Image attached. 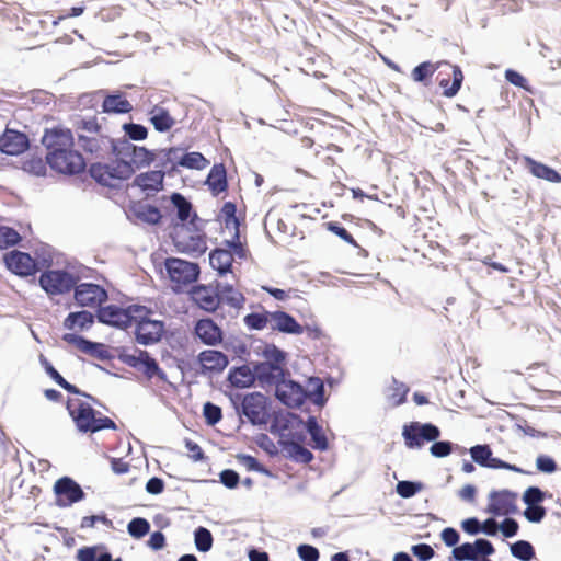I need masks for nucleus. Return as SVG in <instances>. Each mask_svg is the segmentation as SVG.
<instances>
[{
	"label": "nucleus",
	"mask_w": 561,
	"mask_h": 561,
	"mask_svg": "<svg viewBox=\"0 0 561 561\" xmlns=\"http://www.w3.org/2000/svg\"><path fill=\"white\" fill-rule=\"evenodd\" d=\"M511 553L522 561H529L535 557V549L530 542L518 540L511 545Z\"/></svg>",
	"instance_id": "49530a36"
},
{
	"label": "nucleus",
	"mask_w": 561,
	"mask_h": 561,
	"mask_svg": "<svg viewBox=\"0 0 561 561\" xmlns=\"http://www.w3.org/2000/svg\"><path fill=\"white\" fill-rule=\"evenodd\" d=\"M220 304L224 302L231 308L241 309L245 302L244 295L232 285L219 284Z\"/></svg>",
	"instance_id": "c756f323"
},
{
	"label": "nucleus",
	"mask_w": 561,
	"mask_h": 561,
	"mask_svg": "<svg viewBox=\"0 0 561 561\" xmlns=\"http://www.w3.org/2000/svg\"><path fill=\"white\" fill-rule=\"evenodd\" d=\"M75 299L82 307L101 308L107 300V291L98 284L82 283L75 287Z\"/></svg>",
	"instance_id": "2eb2a0df"
},
{
	"label": "nucleus",
	"mask_w": 561,
	"mask_h": 561,
	"mask_svg": "<svg viewBox=\"0 0 561 561\" xmlns=\"http://www.w3.org/2000/svg\"><path fill=\"white\" fill-rule=\"evenodd\" d=\"M545 500V493L537 486H529L523 495L526 505H539Z\"/></svg>",
	"instance_id": "6e6d98bb"
},
{
	"label": "nucleus",
	"mask_w": 561,
	"mask_h": 561,
	"mask_svg": "<svg viewBox=\"0 0 561 561\" xmlns=\"http://www.w3.org/2000/svg\"><path fill=\"white\" fill-rule=\"evenodd\" d=\"M62 340L75 345L79 351L93 356H96L99 354V348L103 346L102 344L90 342L82 336L72 333H66L62 336Z\"/></svg>",
	"instance_id": "473e14b6"
},
{
	"label": "nucleus",
	"mask_w": 561,
	"mask_h": 561,
	"mask_svg": "<svg viewBox=\"0 0 561 561\" xmlns=\"http://www.w3.org/2000/svg\"><path fill=\"white\" fill-rule=\"evenodd\" d=\"M102 107L106 113H128L133 110L131 104L122 94L106 96Z\"/></svg>",
	"instance_id": "f704fd0d"
},
{
	"label": "nucleus",
	"mask_w": 561,
	"mask_h": 561,
	"mask_svg": "<svg viewBox=\"0 0 561 561\" xmlns=\"http://www.w3.org/2000/svg\"><path fill=\"white\" fill-rule=\"evenodd\" d=\"M242 412L254 425L266 424L270 417L267 399L261 392H252L244 396L242 400Z\"/></svg>",
	"instance_id": "ddd939ff"
},
{
	"label": "nucleus",
	"mask_w": 561,
	"mask_h": 561,
	"mask_svg": "<svg viewBox=\"0 0 561 561\" xmlns=\"http://www.w3.org/2000/svg\"><path fill=\"white\" fill-rule=\"evenodd\" d=\"M66 409L81 433H96L102 430H116V423L102 412L80 399H68Z\"/></svg>",
	"instance_id": "7ed1b4c3"
},
{
	"label": "nucleus",
	"mask_w": 561,
	"mask_h": 561,
	"mask_svg": "<svg viewBox=\"0 0 561 561\" xmlns=\"http://www.w3.org/2000/svg\"><path fill=\"white\" fill-rule=\"evenodd\" d=\"M206 185L214 195H218L227 188V172L224 164H215L210 169Z\"/></svg>",
	"instance_id": "c85d7f7f"
},
{
	"label": "nucleus",
	"mask_w": 561,
	"mask_h": 561,
	"mask_svg": "<svg viewBox=\"0 0 561 561\" xmlns=\"http://www.w3.org/2000/svg\"><path fill=\"white\" fill-rule=\"evenodd\" d=\"M264 363H271L272 365H278L284 368L285 366V354L283 351L277 348L275 345H267L264 350Z\"/></svg>",
	"instance_id": "864d4df0"
},
{
	"label": "nucleus",
	"mask_w": 561,
	"mask_h": 561,
	"mask_svg": "<svg viewBox=\"0 0 561 561\" xmlns=\"http://www.w3.org/2000/svg\"><path fill=\"white\" fill-rule=\"evenodd\" d=\"M396 490L401 497L409 499L422 490V484L412 481H399L397 483Z\"/></svg>",
	"instance_id": "603ef678"
},
{
	"label": "nucleus",
	"mask_w": 561,
	"mask_h": 561,
	"mask_svg": "<svg viewBox=\"0 0 561 561\" xmlns=\"http://www.w3.org/2000/svg\"><path fill=\"white\" fill-rule=\"evenodd\" d=\"M205 220L197 213H176L172 218L170 237L178 251L191 255L203 254L206 247Z\"/></svg>",
	"instance_id": "f03ea898"
},
{
	"label": "nucleus",
	"mask_w": 561,
	"mask_h": 561,
	"mask_svg": "<svg viewBox=\"0 0 561 561\" xmlns=\"http://www.w3.org/2000/svg\"><path fill=\"white\" fill-rule=\"evenodd\" d=\"M453 557L457 561L463 560H477L476 551L473 550V546L469 542L462 543L461 546L455 547L453 550Z\"/></svg>",
	"instance_id": "5fc2aeb1"
},
{
	"label": "nucleus",
	"mask_w": 561,
	"mask_h": 561,
	"mask_svg": "<svg viewBox=\"0 0 561 561\" xmlns=\"http://www.w3.org/2000/svg\"><path fill=\"white\" fill-rule=\"evenodd\" d=\"M444 65L447 66L451 70L453 83L449 87L448 85L449 80L444 78L439 81V85L445 89L444 95L451 98V96L456 95L457 92L459 91L462 80H463V75H462L461 69L458 66H453L448 62H444Z\"/></svg>",
	"instance_id": "2f4dec72"
},
{
	"label": "nucleus",
	"mask_w": 561,
	"mask_h": 561,
	"mask_svg": "<svg viewBox=\"0 0 561 561\" xmlns=\"http://www.w3.org/2000/svg\"><path fill=\"white\" fill-rule=\"evenodd\" d=\"M164 172L162 171H148L137 175L134 180V185L138 186L147 195L158 192L162 188Z\"/></svg>",
	"instance_id": "b1692460"
},
{
	"label": "nucleus",
	"mask_w": 561,
	"mask_h": 561,
	"mask_svg": "<svg viewBox=\"0 0 561 561\" xmlns=\"http://www.w3.org/2000/svg\"><path fill=\"white\" fill-rule=\"evenodd\" d=\"M408 392L409 388L403 382L393 380L389 388L388 400L393 407H399L405 402Z\"/></svg>",
	"instance_id": "a18cd8bd"
},
{
	"label": "nucleus",
	"mask_w": 561,
	"mask_h": 561,
	"mask_svg": "<svg viewBox=\"0 0 561 561\" xmlns=\"http://www.w3.org/2000/svg\"><path fill=\"white\" fill-rule=\"evenodd\" d=\"M187 169L203 170L208 165V161L199 152H190L182 154L178 162Z\"/></svg>",
	"instance_id": "c03bdc74"
},
{
	"label": "nucleus",
	"mask_w": 561,
	"mask_h": 561,
	"mask_svg": "<svg viewBox=\"0 0 561 561\" xmlns=\"http://www.w3.org/2000/svg\"><path fill=\"white\" fill-rule=\"evenodd\" d=\"M233 254V250L230 248L215 249L209 254V263L220 275H225L226 273L231 272Z\"/></svg>",
	"instance_id": "cd10ccee"
},
{
	"label": "nucleus",
	"mask_w": 561,
	"mask_h": 561,
	"mask_svg": "<svg viewBox=\"0 0 561 561\" xmlns=\"http://www.w3.org/2000/svg\"><path fill=\"white\" fill-rule=\"evenodd\" d=\"M145 313L141 318H134L136 341L142 345H151L159 342L164 333V323L152 319L153 311L146 306H141Z\"/></svg>",
	"instance_id": "0eeeda50"
},
{
	"label": "nucleus",
	"mask_w": 561,
	"mask_h": 561,
	"mask_svg": "<svg viewBox=\"0 0 561 561\" xmlns=\"http://www.w3.org/2000/svg\"><path fill=\"white\" fill-rule=\"evenodd\" d=\"M94 317L89 311L71 312L64 321L65 328L72 331H82L91 327Z\"/></svg>",
	"instance_id": "7c9ffc66"
},
{
	"label": "nucleus",
	"mask_w": 561,
	"mask_h": 561,
	"mask_svg": "<svg viewBox=\"0 0 561 561\" xmlns=\"http://www.w3.org/2000/svg\"><path fill=\"white\" fill-rule=\"evenodd\" d=\"M77 137L80 147L91 154L103 156L113 149V141L104 135L95 118L77 123Z\"/></svg>",
	"instance_id": "39448f33"
},
{
	"label": "nucleus",
	"mask_w": 561,
	"mask_h": 561,
	"mask_svg": "<svg viewBox=\"0 0 561 561\" xmlns=\"http://www.w3.org/2000/svg\"><path fill=\"white\" fill-rule=\"evenodd\" d=\"M430 450L434 457L443 458L451 453L453 446L450 442H435Z\"/></svg>",
	"instance_id": "0e129e2a"
},
{
	"label": "nucleus",
	"mask_w": 561,
	"mask_h": 561,
	"mask_svg": "<svg viewBox=\"0 0 561 561\" xmlns=\"http://www.w3.org/2000/svg\"><path fill=\"white\" fill-rule=\"evenodd\" d=\"M127 163H131L134 171L150 164L154 154L144 147H137L134 145H127L122 153Z\"/></svg>",
	"instance_id": "393cba45"
},
{
	"label": "nucleus",
	"mask_w": 561,
	"mask_h": 561,
	"mask_svg": "<svg viewBox=\"0 0 561 561\" xmlns=\"http://www.w3.org/2000/svg\"><path fill=\"white\" fill-rule=\"evenodd\" d=\"M413 554L420 560V561H428L434 557V549L426 543H419L412 547Z\"/></svg>",
	"instance_id": "bf43d9fd"
},
{
	"label": "nucleus",
	"mask_w": 561,
	"mask_h": 561,
	"mask_svg": "<svg viewBox=\"0 0 561 561\" xmlns=\"http://www.w3.org/2000/svg\"><path fill=\"white\" fill-rule=\"evenodd\" d=\"M21 241V236L16 230L10 227H0V250H5L16 245Z\"/></svg>",
	"instance_id": "de8ad7c7"
},
{
	"label": "nucleus",
	"mask_w": 561,
	"mask_h": 561,
	"mask_svg": "<svg viewBox=\"0 0 561 561\" xmlns=\"http://www.w3.org/2000/svg\"><path fill=\"white\" fill-rule=\"evenodd\" d=\"M150 115V122L158 131H167L174 125V119L163 107L154 106Z\"/></svg>",
	"instance_id": "72a5a7b5"
},
{
	"label": "nucleus",
	"mask_w": 561,
	"mask_h": 561,
	"mask_svg": "<svg viewBox=\"0 0 561 561\" xmlns=\"http://www.w3.org/2000/svg\"><path fill=\"white\" fill-rule=\"evenodd\" d=\"M237 213H222L217 217V221L220 224V233L224 242L228 248L233 250V253L243 259L247 255V250L240 241V226L242 218L236 216Z\"/></svg>",
	"instance_id": "6e6552de"
},
{
	"label": "nucleus",
	"mask_w": 561,
	"mask_h": 561,
	"mask_svg": "<svg viewBox=\"0 0 561 561\" xmlns=\"http://www.w3.org/2000/svg\"><path fill=\"white\" fill-rule=\"evenodd\" d=\"M254 373L263 385L277 386L284 379V368L271 363H259L254 368Z\"/></svg>",
	"instance_id": "a878e982"
},
{
	"label": "nucleus",
	"mask_w": 561,
	"mask_h": 561,
	"mask_svg": "<svg viewBox=\"0 0 561 561\" xmlns=\"http://www.w3.org/2000/svg\"><path fill=\"white\" fill-rule=\"evenodd\" d=\"M125 133L133 140H142L147 137V128L138 124H125Z\"/></svg>",
	"instance_id": "13d9d810"
},
{
	"label": "nucleus",
	"mask_w": 561,
	"mask_h": 561,
	"mask_svg": "<svg viewBox=\"0 0 561 561\" xmlns=\"http://www.w3.org/2000/svg\"><path fill=\"white\" fill-rule=\"evenodd\" d=\"M307 398L312 403L323 405L325 402L324 398V385L320 378H310L308 383Z\"/></svg>",
	"instance_id": "a19ab883"
},
{
	"label": "nucleus",
	"mask_w": 561,
	"mask_h": 561,
	"mask_svg": "<svg viewBox=\"0 0 561 561\" xmlns=\"http://www.w3.org/2000/svg\"><path fill=\"white\" fill-rule=\"evenodd\" d=\"M43 144L47 148L46 161L49 167L61 174H78L85 169L82 154L73 149L72 131L65 127L46 130Z\"/></svg>",
	"instance_id": "f257e3e1"
},
{
	"label": "nucleus",
	"mask_w": 561,
	"mask_h": 561,
	"mask_svg": "<svg viewBox=\"0 0 561 561\" xmlns=\"http://www.w3.org/2000/svg\"><path fill=\"white\" fill-rule=\"evenodd\" d=\"M517 494L508 491H493L489 496L488 512L500 516L508 515L516 512Z\"/></svg>",
	"instance_id": "a211bd4d"
},
{
	"label": "nucleus",
	"mask_w": 561,
	"mask_h": 561,
	"mask_svg": "<svg viewBox=\"0 0 561 561\" xmlns=\"http://www.w3.org/2000/svg\"><path fill=\"white\" fill-rule=\"evenodd\" d=\"M472 546H473V550L476 551V557L478 554L488 557V556L493 554L495 551L493 545L489 540L482 539V538L477 539Z\"/></svg>",
	"instance_id": "69168bd1"
},
{
	"label": "nucleus",
	"mask_w": 561,
	"mask_h": 561,
	"mask_svg": "<svg viewBox=\"0 0 561 561\" xmlns=\"http://www.w3.org/2000/svg\"><path fill=\"white\" fill-rule=\"evenodd\" d=\"M124 362L128 366L140 370L148 379L157 378L162 382H168L167 374L147 351L135 350L134 353L124 356Z\"/></svg>",
	"instance_id": "9d476101"
},
{
	"label": "nucleus",
	"mask_w": 561,
	"mask_h": 561,
	"mask_svg": "<svg viewBox=\"0 0 561 561\" xmlns=\"http://www.w3.org/2000/svg\"><path fill=\"white\" fill-rule=\"evenodd\" d=\"M536 465H537V469L545 473H552L557 470L556 461L546 455L538 456L537 460H536Z\"/></svg>",
	"instance_id": "e2e57ef3"
},
{
	"label": "nucleus",
	"mask_w": 561,
	"mask_h": 561,
	"mask_svg": "<svg viewBox=\"0 0 561 561\" xmlns=\"http://www.w3.org/2000/svg\"><path fill=\"white\" fill-rule=\"evenodd\" d=\"M298 554L302 561H317L319 559L318 549L309 545L299 546Z\"/></svg>",
	"instance_id": "338daca9"
},
{
	"label": "nucleus",
	"mask_w": 561,
	"mask_h": 561,
	"mask_svg": "<svg viewBox=\"0 0 561 561\" xmlns=\"http://www.w3.org/2000/svg\"><path fill=\"white\" fill-rule=\"evenodd\" d=\"M128 220L142 229H148L161 221V213H126Z\"/></svg>",
	"instance_id": "c9c22d12"
},
{
	"label": "nucleus",
	"mask_w": 561,
	"mask_h": 561,
	"mask_svg": "<svg viewBox=\"0 0 561 561\" xmlns=\"http://www.w3.org/2000/svg\"><path fill=\"white\" fill-rule=\"evenodd\" d=\"M91 176L102 185L115 186V179L108 170L107 164L96 163L90 169Z\"/></svg>",
	"instance_id": "ea45409f"
},
{
	"label": "nucleus",
	"mask_w": 561,
	"mask_h": 561,
	"mask_svg": "<svg viewBox=\"0 0 561 561\" xmlns=\"http://www.w3.org/2000/svg\"><path fill=\"white\" fill-rule=\"evenodd\" d=\"M30 146L24 133L7 128L0 136V151L9 156H19Z\"/></svg>",
	"instance_id": "6ab92c4d"
},
{
	"label": "nucleus",
	"mask_w": 561,
	"mask_h": 561,
	"mask_svg": "<svg viewBox=\"0 0 561 561\" xmlns=\"http://www.w3.org/2000/svg\"><path fill=\"white\" fill-rule=\"evenodd\" d=\"M24 169L34 175L41 176L46 172V164L41 158H34L25 162Z\"/></svg>",
	"instance_id": "680f3d73"
},
{
	"label": "nucleus",
	"mask_w": 561,
	"mask_h": 561,
	"mask_svg": "<svg viewBox=\"0 0 561 561\" xmlns=\"http://www.w3.org/2000/svg\"><path fill=\"white\" fill-rule=\"evenodd\" d=\"M524 162L534 176L550 183H561V175L554 169L538 162L530 157H525Z\"/></svg>",
	"instance_id": "bb28decb"
},
{
	"label": "nucleus",
	"mask_w": 561,
	"mask_h": 561,
	"mask_svg": "<svg viewBox=\"0 0 561 561\" xmlns=\"http://www.w3.org/2000/svg\"><path fill=\"white\" fill-rule=\"evenodd\" d=\"M220 481L225 486L233 489L239 483V474L233 470L226 469L220 473Z\"/></svg>",
	"instance_id": "774afa93"
},
{
	"label": "nucleus",
	"mask_w": 561,
	"mask_h": 561,
	"mask_svg": "<svg viewBox=\"0 0 561 561\" xmlns=\"http://www.w3.org/2000/svg\"><path fill=\"white\" fill-rule=\"evenodd\" d=\"M307 430L314 442V448L324 450L328 448V440L325 435L322 433L321 426L318 424L314 417H310L307 422Z\"/></svg>",
	"instance_id": "37998d69"
},
{
	"label": "nucleus",
	"mask_w": 561,
	"mask_h": 561,
	"mask_svg": "<svg viewBox=\"0 0 561 561\" xmlns=\"http://www.w3.org/2000/svg\"><path fill=\"white\" fill-rule=\"evenodd\" d=\"M165 277L175 294L186 293L198 279L201 268L197 263L179 257L164 260Z\"/></svg>",
	"instance_id": "20e7f679"
},
{
	"label": "nucleus",
	"mask_w": 561,
	"mask_h": 561,
	"mask_svg": "<svg viewBox=\"0 0 561 561\" xmlns=\"http://www.w3.org/2000/svg\"><path fill=\"white\" fill-rule=\"evenodd\" d=\"M229 380L236 387H249L254 380V375L248 366H241L230 371Z\"/></svg>",
	"instance_id": "4c0bfd02"
},
{
	"label": "nucleus",
	"mask_w": 561,
	"mask_h": 561,
	"mask_svg": "<svg viewBox=\"0 0 561 561\" xmlns=\"http://www.w3.org/2000/svg\"><path fill=\"white\" fill-rule=\"evenodd\" d=\"M271 329L288 334H301L304 332V328L296 319L284 311L271 313Z\"/></svg>",
	"instance_id": "5701e85b"
},
{
	"label": "nucleus",
	"mask_w": 561,
	"mask_h": 561,
	"mask_svg": "<svg viewBox=\"0 0 561 561\" xmlns=\"http://www.w3.org/2000/svg\"><path fill=\"white\" fill-rule=\"evenodd\" d=\"M271 313L268 311L252 312L244 317V324L251 330H263L271 325Z\"/></svg>",
	"instance_id": "58836bf2"
},
{
	"label": "nucleus",
	"mask_w": 561,
	"mask_h": 561,
	"mask_svg": "<svg viewBox=\"0 0 561 561\" xmlns=\"http://www.w3.org/2000/svg\"><path fill=\"white\" fill-rule=\"evenodd\" d=\"M186 293L190 299L204 311L215 312L220 306L219 283L193 285Z\"/></svg>",
	"instance_id": "9b49d317"
},
{
	"label": "nucleus",
	"mask_w": 561,
	"mask_h": 561,
	"mask_svg": "<svg viewBox=\"0 0 561 561\" xmlns=\"http://www.w3.org/2000/svg\"><path fill=\"white\" fill-rule=\"evenodd\" d=\"M402 436L408 448H421L425 442H434L440 436L439 428L431 423L412 422L403 426Z\"/></svg>",
	"instance_id": "1a4fd4ad"
},
{
	"label": "nucleus",
	"mask_w": 561,
	"mask_h": 561,
	"mask_svg": "<svg viewBox=\"0 0 561 561\" xmlns=\"http://www.w3.org/2000/svg\"><path fill=\"white\" fill-rule=\"evenodd\" d=\"M41 287L50 295L69 293L76 286L75 277L66 271H47L39 276Z\"/></svg>",
	"instance_id": "f8f14e48"
},
{
	"label": "nucleus",
	"mask_w": 561,
	"mask_h": 561,
	"mask_svg": "<svg viewBox=\"0 0 561 561\" xmlns=\"http://www.w3.org/2000/svg\"><path fill=\"white\" fill-rule=\"evenodd\" d=\"M434 71L435 69L430 62H422L413 69L412 78L414 81L421 82Z\"/></svg>",
	"instance_id": "052dcab7"
},
{
	"label": "nucleus",
	"mask_w": 561,
	"mask_h": 561,
	"mask_svg": "<svg viewBox=\"0 0 561 561\" xmlns=\"http://www.w3.org/2000/svg\"><path fill=\"white\" fill-rule=\"evenodd\" d=\"M45 370L57 385H59L62 389L67 390L68 392L83 396L94 402L96 401L94 397L81 391L75 385L69 383L49 363H46Z\"/></svg>",
	"instance_id": "e433bc0d"
},
{
	"label": "nucleus",
	"mask_w": 561,
	"mask_h": 561,
	"mask_svg": "<svg viewBox=\"0 0 561 561\" xmlns=\"http://www.w3.org/2000/svg\"><path fill=\"white\" fill-rule=\"evenodd\" d=\"M470 454L473 461L482 467L518 471L515 466H512L499 458H493L492 450L489 445H476L470 448Z\"/></svg>",
	"instance_id": "aec40b11"
},
{
	"label": "nucleus",
	"mask_w": 561,
	"mask_h": 561,
	"mask_svg": "<svg viewBox=\"0 0 561 561\" xmlns=\"http://www.w3.org/2000/svg\"><path fill=\"white\" fill-rule=\"evenodd\" d=\"M56 504L59 507H67L84 499L81 486L69 477L58 479L54 484Z\"/></svg>",
	"instance_id": "4468645a"
},
{
	"label": "nucleus",
	"mask_w": 561,
	"mask_h": 561,
	"mask_svg": "<svg viewBox=\"0 0 561 561\" xmlns=\"http://www.w3.org/2000/svg\"><path fill=\"white\" fill-rule=\"evenodd\" d=\"M4 263L12 273L19 276H31L39 270L37 262L28 253L19 250L5 253Z\"/></svg>",
	"instance_id": "dca6fc26"
},
{
	"label": "nucleus",
	"mask_w": 561,
	"mask_h": 561,
	"mask_svg": "<svg viewBox=\"0 0 561 561\" xmlns=\"http://www.w3.org/2000/svg\"><path fill=\"white\" fill-rule=\"evenodd\" d=\"M203 415L208 425L214 426L222 419V412L220 407L206 402L203 408Z\"/></svg>",
	"instance_id": "3c124183"
},
{
	"label": "nucleus",
	"mask_w": 561,
	"mask_h": 561,
	"mask_svg": "<svg viewBox=\"0 0 561 561\" xmlns=\"http://www.w3.org/2000/svg\"><path fill=\"white\" fill-rule=\"evenodd\" d=\"M127 530L131 537L139 539L149 533L150 524L142 517H136L128 523Z\"/></svg>",
	"instance_id": "09e8293b"
},
{
	"label": "nucleus",
	"mask_w": 561,
	"mask_h": 561,
	"mask_svg": "<svg viewBox=\"0 0 561 561\" xmlns=\"http://www.w3.org/2000/svg\"><path fill=\"white\" fill-rule=\"evenodd\" d=\"M546 508L541 505H527L524 516L530 523H540L546 516Z\"/></svg>",
	"instance_id": "4d7b16f0"
},
{
	"label": "nucleus",
	"mask_w": 561,
	"mask_h": 561,
	"mask_svg": "<svg viewBox=\"0 0 561 561\" xmlns=\"http://www.w3.org/2000/svg\"><path fill=\"white\" fill-rule=\"evenodd\" d=\"M145 310L141 305H130L126 308L116 305H108L98 309V319L100 322L121 329H127L133 325L134 318H141Z\"/></svg>",
	"instance_id": "423d86ee"
},
{
	"label": "nucleus",
	"mask_w": 561,
	"mask_h": 561,
	"mask_svg": "<svg viewBox=\"0 0 561 561\" xmlns=\"http://www.w3.org/2000/svg\"><path fill=\"white\" fill-rule=\"evenodd\" d=\"M106 164L108 167V170H111L115 181L126 180L130 178L134 173V168L131 167V163H127V161L124 158Z\"/></svg>",
	"instance_id": "79ce46f5"
},
{
	"label": "nucleus",
	"mask_w": 561,
	"mask_h": 561,
	"mask_svg": "<svg viewBox=\"0 0 561 561\" xmlns=\"http://www.w3.org/2000/svg\"><path fill=\"white\" fill-rule=\"evenodd\" d=\"M195 545L197 550L202 552L209 551L213 547L211 533L205 527H198L195 530Z\"/></svg>",
	"instance_id": "8fccbe9b"
},
{
	"label": "nucleus",
	"mask_w": 561,
	"mask_h": 561,
	"mask_svg": "<svg viewBox=\"0 0 561 561\" xmlns=\"http://www.w3.org/2000/svg\"><path fill=\"white\" fill-rule=\"evenodd\" d=\"M198 362L203 373H221L229 363L227 355L216 350L201 352Z\"/></svg>",
	"instance_id": "412c9836"
},
{
	"label": "nucleus",
	"mask_w": 561,
	"mask_h": 561,
	"mask_svg": "<svg viewBox=\"0 0 561 561\" xmlns=\"http://www.w3.org/2000/svg\"><path fill=\"white\" fill-rule=\"evenodd\" d=\"M275 393L277 399L288 408H300L307 399V391L293 380L283 379L276 386Z\"/></svg>",
	"instance_id": "f3484780"
},
{
	"label": "nucleus",
	"mask_w": 561,
	"mask_h": 561,
	"mask_svg": "<svg viewBox=\"0 0 561 561\" xmlns=\"http://www.w3.org/2000/svg\"><path fill=\"white\" fill-rule=\"evenodd\" d=\"M195 334L207 345H216L222 341L221 329L209 318L196 322Z\"/></svg>",
	"instance_id": "4be33fe9"
}]
</instances>
